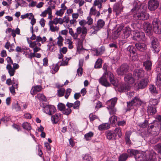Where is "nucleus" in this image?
<instances>
[{"mask_svg":"<svg viewBox=\"0 0 161 161\" xmlns=\"http://www.w3.org/2000/svg\"><path fill=\"white\" fill-rule=\"evenodd\" d=\"M147 7L143 4H138L137 2L134 3V7L131 9L132 12L136 11V13L133 15L135 19L145 20L148 19L149 14L146 12Z\"/></svg>","mask_w":161,"mask_h":161,"instance_id":"nucleus-1","label":"nucleus"},{"mask_svg":"<svg viewBox=\"0 0 161 161\" xmlns=\"http://www.w3.org/2000/svg\"><path fill=\"white\" fill-rule=\"evenodd\" d=\"M123 34L120 37L119 39V43L120 45H123L127 41L126 39L130 36L131 30L130 28L128 27H126L123 30Z\"/></svg>","mask_w":161,"mask_h":161,"instance_id":"nucleus-2","label":"nucleus"},{"mask_svg":"<svg viewBox=\"0 0 161 161\" xmlns=\"http://www.w3.org/2000/svg\"><path fill=\"white\" fill-rule=\"evenodd\" d=\"M127 110H130L132 109L135 108V107L136 108L141 105L142 103V101L138 97H135L130 102H127Z\"/></svg>","mask_w":161,"mask_h":161,"instance_id":"nucleus-3","label":"nucleus"},{"mask_svg":"<svg viewBox=\"0 0 161 161\" xmlns=\"http://www.w3.org/2000/svg\"><path fill=\"white\" fill-rule=\"evenodd\" d=\"M117 100V98L114 97L108 101L106 103V105L108 106L107 108L110 115H113L115 114L116 110L114 106L116 103Z\"/></svg>","mask_w":161,"mask_h":161,"instance_id":"nucleus-4","label":"nucleus"},{"mask_svg":"<svg viewBox=\"0 0 161 161\" xmlns=\"http://www.w3.org/2000/svg\"><path fill=\"white\" fill-rule=\"evenodd\" d=\"M128 153L130 156H134L136 159H138L139 160L141 161L144 159L145 157L144 154L136 150L129 149L127 151Z\"/></svg>","mask_w":161,"mask_h":161,"instance_id":"nucleus-5","label":"nucleus"},{"mask_svg":"<svg viewBox=\"0 0 161 161\" xmlns=\"http://www.w3.org/2000/svg\"><path fill=\"white\" fill-rule=\"evenodd\" d=\"M153 31L157 34L161 33V24L159 20L157 19H154L153 21Z\"/></svg>","mask_w":161,"mask_h":161,"instance_id":"nucleus-6","label":"nucleus"},{"mask_svg":"<svg viewBox=\"0 0 161 161\" xmlns=\"http://www.w3.org/2000/svg\"><path fill=\"white\" fill-rule=\"evenodd\" d=\"M151 40V48L153 52L158 53L159 51V44L158 40L154 37H152Z\"/></svg>","mask_w":161,"mask_h":161,"instance_id":"nucleus-7","label":"nucleus"},{"mask_svg":"<svg viewBox=\"0 0 161 161\" xmlns=\"http://www.w3.org/2000/svg\"><path fill=\"white\" fill-rule=\"evenodd\" d=\"M42 111L48 115H51L56 112V109L53 105H47L43 107Z\"/></svg>","mask_w":161,"mask_h":161,"instance_id":"nucleus-8","label":"nucleus"},{"mask_svg":"<svg viewBox=\"0 0 161 161\" xmlns=\"http://www.w3.org/2000/svg\"><path fill=\"white\" fill-rule=\"evenodd\" d=\"M116 88L119 92H124L129 91L130 89V86L124 82H121L119 84Z\"/></svg>","mask_w":161,"mask_h":161,"instance_id":"nucleus-9","label":"nucleus"},{"mask_svg":"<svg viewBox=\"0 0 161 161\" xmlns=\"http://www.w3.org/2000/svg\"><path fill=\"white\" fill-rule=\"evenodd\" d=\"M159 3L158 0H150L148 3V9L151 11H153L158 7Z\"/></svg>","mask_w":161,"mask_h":161,"instance_id":"nucleus-10","label":"nucleus"},{"mask_svg":"<svg viewBox=\"0 0 161 161\" xmlns=\"http://www.w3.org/2000/svg\"><path fill=\"white\" fill-rule=\"evenodd\" d=\"M127 50L130 53V59L133 61L136 60L137 56L136 49L132 46H129L127 48Z\"/></svg>","mask_w":161,"mask_h":161,"instance_id":"nucleus-11","label":"nucleus"},{"mask_svg":"<svg viewBox=\"0 0 161 161\" xmlns=\"http://www.w3.org/2000/svg\"><path fill=\"white\" fill-rule=\"evenodd\" d=\"M133 38L137 41H144L145 40V34L142 32L136 31L134 34Z\"/></svg>","mask_w":161,"mask_h":161,"instance_id":"nucleus-12","label":"nucleus"},{"mask_svg":"<svg viewBox=\"0 0 161 161\" xmlns=\"http://www.w3.org/2000/svg\"><path fill=\"white\" fill-rule=\"evenodd\" d=\"M129 69V66L127 64H122L117 70V72L119 75H122L127 72Z\"/></svg>","mask_w":161,"mask_h":161,"instance_id":"nucleus-13","label":"nucleus"},{"mask_svg":"<svg viewBox=\"0 0 161 161\" xmlns=\"http://www.w3.org/2000/svg\"><path fill=\"white\" fill-rule=\"evenodd\" d=\"M107 75L103 74V75L99 79V83L102 86L106 87H109L111 84L107 80Z\"/></svg>","mask_w":161,"mask_h":161,"instance_id":"nucleus-14","label":"nucleus"},{"mask_svg":"<svg viewBox=\"0 0 161 161\" xmlns=\"http://www.w3.org/2000/svg\"><path fill=\"white\" fill-rule=\"evenodd\" d=\"M107 76L108 77L111 83L116 88L119 83V82L118 80L114 78L113 73L111 72L108 71L107 73Z\"/></svg>","mask_w":161,"mask_h":161,"instance_id":"nucleus-15","label":"nucleus"},{"mask_svg":"<svg viewBox=\"0 0 161 161\" xmlns=\"http://www.w3.org/2000/svg\"><path fill=\"white\" fill-rule=\"evenodd\" d=\"M148 82L147 78H144L138 81L137 83V89H143L146 87Z\"/></svg>","mask_w":161,"mask_h":161,"instance_id":"nucleus-16","label":"nucleus"},{"mask_svg":"<svg viewBox=\"0 0 161 161\" xmlns=\"http://www.w3.org/2000/svg\"><path fill=\"white\" fill-rule=\"evenodd\" d=\"M144 71L142 69H135L134 71L133 76L135 80H138L144 76Z\"/></svg>","mask_w":161,"mask_h":161,"instance_id":"nucleus-17","label":"nucleus"},{"mask_svg":"<svg viewBox=\"0 0 161 161\" xmlns=\"http://www.w3.org/2000/svg\"><path fill=\"white\" fill-rule=\"evenodd\" d=\"M156 129L154 130H151L150 129H147V133L153 136H155L158 135L159 131L161 129V124L160 123H159L157 124V127H155Z\"/></svg>","mask_w":161,"mask_h":161,"instance_id":"nucleus-18","label":"nucleus"},{"mask_svg":"<svg viewBox=\"0 0 161 161\" xmlns=\"http://www.w3.org/2000/svg\"><path fill=\"white\" fill-rule=\"evenodd\" d=\"M123 9L122 4L121 3H116L114 6L113 11L117 15L119 14L122 11Z\"/></svg>","mask_w":161,"mask_h":161,"instance_id":"nucleus-19","label":"nucleus"},{"mask_svg":"<svg viewBox=\"0 0 161 161\" xmlns=\"http://www.w3.org/2000/svg\"><path fill=\"white\" fill-rule=\"evenodd\" d=\"M104 25V21L103 19H99L97 21V24L92 25V28L94 31H98L102 29Z\"/></svg>","mask_w":161,"mask_h":161,"instance_id":"nucleus-20","label":"nucleus"},{"mask_svg":"<svg viewBox=\"0 0 161 161\" xmlns=\"http://www.w3.org/2000/svg\"><path fill=\"white\" fill-rule=\"evenodd\" d=\"M125 81L129 84H132L135 82V80L134 77L132 76L131 73H128L124 77Z\"/></svg>","mask_w":161,"mask_h":161,"instance_id":"nucleus-21","label":"nucleus"},{"mask_svg":"<svg viewBox=\"0 0 161 161\" xmlns=\"http://www.w3.org/2000/svg\"><path fill=\"white\" fill-rule=\"evenodd\" d=\"M148 155L146 156V161H155L156 159V153L153 150H152L148 152Z\"/></svg>","mask_w":161,"mask_h":161,"instance_id":"nucleus-22","label":"nucleus"},{"mask_svg":"<svg viewBox=\"0 0 161 161\" xmlns=\"http://www.w3.org/2000/svg\"><path fill=\"white\" fill-rule=\"evenodd\" d=\"M61 117V114L57 113L52 116L51 121L53 124H57L60 120Z\"/></svg>","mask_w":161,"mask_h":161,"instance_id":"nucleus-23","label":"nucleus"},{"mask_svg":"<svg viewBox=\"0 0 161 161\" xmlns=\"http://www.w3.org/2000/svg\"><path fill=\"white\" fill-rule=\"evenodd\" d=\"M135 46L137 49L141 52H144L147 49L146 45L144 43L140 42L136 43L135 44Z\"/></svg>","mask_w":161,"mask_h":161,"instance_id":"nucleus-24","label":"nucleus"},{"mask_svg":"<svg viewBox=\"0 0 161 161\" xmlns=\"http://www.w3.org/2000/svg\"><path fill=\"white\" fill-rule=\"evenodd\" d=\"M106 134L107 139L109 140L116 139V135L113 131L108 130L106 132Z\"/></svg>","mask_w":161,"mask_h":161,"instance_id":"nucleus-25","label":"nucleus"},{"mask_svg":"<svg viewBox=\"0 0 161 161\" xmlns=\"http://www.w3.org/2000/svg\"><path fill=\"white\" fill-rule=\"evenodd\" d=\"M143 28L146 33L150 34L152 30V25L148 22H144L143 24Z\"/></svg>","mask_w":161,"mask_h":161,"instance_id":"nucleus-26","label":"nucleus"},{"mask_svg":"<svg viewBox=\"0 0 161 161\" xmlns=\"http://www.w3.org/2000/svg\"><path fill=\"white\" fill-rule=\"evenodd\" d=\"M28 43L29 44V47L32 48L37 47H40L41 44L40 43L38 42L37 40L35 41L32 42L30 40H29V38H27Z\"/></svg>","mask_w":161,"mask_h":161,"instance_id":"nucleus-27","label":"nucleus"},{"mask_svg":"<svg viewBox=\"0 0 161 161\" xmlns=\"http://www.w3.org/2000/svg\"><path fill=\"white\" fill-rule=\"evenodd\" d=\"M145 69L147 71H149L151 69L152 67V62L149 60H147L144 61L143 64Z\"/></svg>","mask_w":161,"mask_h":161,"instance_id":"nucleus-28","label":"nucleus"},{"mask_svg":"<svg viewBox=\"0 0 161 161\" xmlns=\"http://www.w3.org/2000/svg\"><path fill=\"white\" fill-rule=\"evenodd\" d=\"M93 51L95 53V55L98 56L103 54L105 51V47L102 46L100 48L94 49Z\"/></svg>","mask_w":161,"mask_h":161,"instance_id":"nucleus-29","label":"nucleus"},{"mask_svg":"<svg viewBox=\"0 0 161 161\" xmlns=\"http://www.w3.org/2000/svg\"><path fill=\"white\" fill-rule=\"evenodd\" d=\"M42 87L40 86L37 85L33 87L31 91V93L32 95H35L37 92L41 91Z\"/></svg>","mask_w":161,"mask_h":161,"instance_id":"nucleus-30","label":"nucleus"},{"mask_svg":"<svg viewBox=\"0 0 161 161\" xmlns=\"http://www.w3.org/2000/svg\"><path fill=\"white\" fill-rule=\"evenodd\" d=\"M20 104H19L17 102H14L12 103V108L13 110L16 111H21Z\"/></svg>","mask_w":161,"mask_h":161,"instance_id":"nucleus-31","label":"nucleus"},{"mask_svg":"<svg viewBox=\"0 0 161 161\" xmlns=\"http://www.w3.org/2000/svg\"><path fill=\"white\" fill-rule=\"evenodd\" d=\"M47 50L51 52L55 51L57 49L53 42H49L47 45Z\"/></svg>","mask_w":161,"mask_h":161,"instance_id":"nucleus-32","label":"nucleus"},{"mask_svg":"<svg viewBox=\"0 0 161 161\" xmlns=\"http://www.w3.org/2000/svg\"><path fill=\"white\" fill-rule=\"evenodd\" d=\"M52 22V20H50L49 22V25L50 28V30L52 32L58 31L59 29V27L57 26H54L53 24L51 23Z\"/></svg>","mask_w":161,"mask_h":161,"instance_id":"nucleus-33","label":"nucleus"},{"mask_svg":"<svg viewBox=\"0 0 161 161\" xmlns=\"http://www.w3.org/2000/svg\"><path fill=\"white\" fill-rule=\"evenodd\" d=\"M157 112L155 107L149 105L148 107L147 112L149 114L153 115Z\"/></svg>","mask_w":161,"mask_h":161,"instance_id":"nucleus-34","label":"nucleus"},{"mask_svg":"<svg viewBox=\"0 0 161 161\" xmlns=\"http://www.w3.org/2000/svg\"><path fill=\"white\" fill-rule=\"evenodd\" d=\"M6 69L8 71V72L11 76H13L15 73V70L12 68L11 65L10 64L7 65Z\"/></svg>","mask_w":161,"mask_h":161,"instance_id":"nucleus-35","label":"nucleus"},{"mask_svg":"<svg viewBox=\"0 0 161 161\" xmlns=\"http://www.w3.org/2000/svg\"><path fill=\"white\" fill-rule=\"evenodd\" d=\"M109 125L107 123H103L100 125L98 127V129L100 130L108 129L109 128Z\"/></svg>","mask_w":161,"mask_h":161,"instance_id":"nucleus-36","label":"nucleus"},{"mask_svg":"<svg viewBox=\"0 0 161 161\" xmlns=\"http://www.w3.org/2000/svg\"><path fill=\"white\" fill-rule=\"evenodd\" d=\"M54 7L55 6L54 5H53V6H49L47 8L46 10H45L41 14V16H42L43 17H45L47 14H48V12H49V10H50L51 8L54 9Z\"/></svg>","mask_w":161,"mask_h":161,"instance_id":"nucleus-37","label":"nucleus"},{"mask_svg":"<svg viewBox=\"0 0 161 161\" xmlns=\"http://www.w3.org/2000/svg\"><path fill=\"white\" fill-rule=\"evenodd\" d=\"M129 155L127 153H123L121 154L119 157V161H125L128 158Z\"/></svg>","mask_w":161,"mask_h":161,"instance_id":"nucleus-38","label":"nucleus"},{"mask_svg":"<svg viewBox=\"0 0 161 161\" xmlns=\"http://www.w3.org/2000/svg\"><path fill=\"white\" fill-rule=\"evenodd\" d=\"M65 92V90L63 88L58 89L57 91V95L58 97H61L63 96Z\"/></svg>","mask_w":161,"mask_h":161,"instance_id":"nucleus-39","label":"nucleus"},{"mask_svg":"<svg viewBox=\"0 0 161 161\" xmlns=\"http://www.w3.org/2000/svg\"><path fill=\"white\" fill-rule=\"evenodd\" d=\"M149 89L150 92L153 95H155L158 93L155 86L153 85H150L149 86Z\"/></svg>","mask_w":161,"mask_h":161,"instance_id":"nucleus-40","label":"nucleus"},{"mask_svg":"<svg viewBox=\"0 0 161 161\" xmlns=\"http://www.w3.org/2000/svg\"><path fill=\"white\" fill-rule=\"evenodd\" d=\"M102 63V59L101 58H98L94 66L95 68H99L101 67Z\"/></svg>","mask_w":161,"mask_h":161,"instance_id":"nucleus-41","label":"nucleus"},{"mask_svg":"<svg viewBox=\"0 0 161 161\" xmlns=\"http://www.w3.org/2000/svg\"><path fill=\"white\" fill-rule=\"evenodd\" d=\"M94 133L92 131H90L85 135L84 137L86 141H89L91 139Z\"/></svg>","mask_w":161,"mask_h":161,"instance_id":"nucleus-42","label":"nucleus"},{"mask_svg":"<svg viewBox=\"0 0 161 161\" xmlns=\"http://www.w3.org/2000/svg\"><path fill=\"white\" fill-rule=\"evenodd\" d=\"M51 69H53L52 71L53 74H55L57 72L59 69V66L58 64L53 65L51 67Z\"/></svg>","mask_w":161,"mask_h":161,"instance_id":"nucleus-43","label":"nucleus"},{"mask_svg":"<svg viewBox=\"0 0 161 161\" xmlns=\"http://www.w3.org/2000/svg\"><path fill=\"white\" fill-rule=\"evenodd\" d=\"M36 39L38 42H41L42 44L44 43L47 40V38L45 36L42 37L40 36H36Z\"/></svg>","mask_w":161,"mask_h":161,"instance_id":"nucleus-44","label":"nucleus"},{"mask_svg":"<svg viewBox=\"0 0 161 161\" xmlns=\"http://www.w3.org/2000/svg\"><path fill=\"white\" fill-rule=\"evenodd\" d=\"M114 132L116 134V135H117L119 137L122 135L121 129L120 127L116 128L114 129Z\"/></svg>","mask_w":161,"mask_h":161,"instance_id":"nucleus-45","label":"nucleus"},{"mask_svg":"<svg viewBox=\"0 0 161 161\" xmlns=\"http://www.w3.org/2000/svg\"><path fill=\"white\" fill-rule=\"evenodd\" d=\"M156 85L159 87H161V74H158L157 77Z\"/></svg>","mask_w":161,"mask_h":161,"instance_id":"nucleus-46","label":"nucleus"},{"mask_svg":"<svg viewBox=\"0 0 161 161\" xmlns=\"http://www.w3.org/2000/svg\"><path fill=\"white\" fill-rule=\"evenodd\" d=\"M158 101L157 99H151L149 101V106L155 107V106L158 104Z\"/></svg>","mask_w":161,"mask_h":161,"instance_id":"nucleus-47","label":"nucleus"},{"mask_svg":"<svg viewBox=\"0 0 161 161\" xmlns=\"http://www.w3.org/2000/svg\"><path fill=\"white\" fill-rule=\"evenodd\" d=\"M22 126L24 129L27 130H30L31 129L30 124L27 122H24L22 124Z\"/></svg>","mask_w":161,"mask_h":161,"instance_id":"nucleus-48","label":"nucleus"},{"mask_svg":"<svg viewBox=\"0 0 161 161\" xmlns=\"http://www.w3.org/2000/svg\"><path fill=\"white\" fill-rule=\"evenodd\" d=\"M87 21H86V22L88 26L89 27L90 26L91 27L93 24V19L90 15L87 17Z\"/></svg>","mask_w":161,"mask_h":161,"instance_id":"nucleus-49","label":"nucleus"},{"mask_svg":"<svg viewBox=\"0 0 161 161\" xmlns=\"http://www.w3.org/2000/svg\"><path fill=\"white\" fill-rule=\"evenodd\" d=\"M20 33V31L19 28H17L15 30H12V31L11 35L13 37L16 36V34L19 35Z\"/></svg>","mask_w":161,"mask_h":161,"instance_id":"nucleus-50","label":"nucleus"},{"mask_svg":"<svg viewBox=\"0 0 161 161\" xmlns=\"http://www.w3.org/2000/svg\"><path fill=\"white\" fill-rule=\"evenodd\" d=\"M121 30V28L118 29L115 31L113 35V36L115 39H116L120 34V32Z\"/></svg>","mask_w":161,"mask_h":161,"instance_id":"nucleus-51","label":"nucleus"},{"mask_svg":"<svg viewBox=\"0 0 161 161\" xmlns=\"http://www.w3.org/2000/svg\"><path fill=\"white\" fill-rule=\"evenodd\" d=\"M85 38V36H83L81 40L79 39L78 41V49H81L82 47L83 41Z\"/></svg>","mask_w":161,"mask_h":161,"instance_id":"nucleus-52","label":"nucleus"},{"mask_svg":"<svg viewBox=\"0 0 161 161\" xmlns=\"http://www.w3.org/2000/svg\"><path fill=\"white\" fill-rule=\"evenodd\" d=\"M109 121L111 124H114L117 121V117L113 115L109 118Z\"/></svg>","mask_w":161,"mask_h":161,"instance_id":"nucleus-53","label":"nucleus"},{"mask_svg":"<svg viewBox=\"0 0 161 161\" xmlns=\"http://www.w3.org/2000/svg\"><path fill=\"white\" fill-rule=\"evenodd\" d=\"M58 41L57 42V44L59 47H61L63 45V42L64 41L63 37L59 36L58 37Z\"/></svg>","mask_w":161,"mask_h":161,"instance_id":"nucleus-54","label":"nucleus"},{"mask_svg":"<svg viewBox=\"0 0 161 161\" xmlns=\"http://www.w3.org/2000/svg\"><path fill=\"white\" fill-rule=\"evenodd\" d=\"M37 98L40 100L42 101H46L47 99L45 96L41 93H39L37 95Z\"/></svg>","mask_w":161,"mask_h":161,"instance_id":"nucleus-55","label":"nucleus"},{"mask_svg":"<svg viewBox=\"0 0 161 161\" xmlns=\"http://www.w3.org/2000/svg\"><path fill=\"white\" fill-rule=\"evenodd\" d=\"M102 3L100 0H95L94 2V5L97 6L98 8H100L102 7Z\"/></svg>","mask_w":161,"mask_h":161,"instance_id":"nucleus-56","label":"nucleus"},{"mask_svg":"<svg viewBox=\"0 0 161 161\" xmlns=\"http://www.w3.org/2000/svg\"><path fill=\"white\" fill-rule=\"evenodd\" d=\"M154 148L158 153L161 154V143L156 145Z\"/></svg>","mask_w":161,"mask_h":161,"instance_id":"nucleus-57","label":"nucleus"},{"mask_svg":"<svg viewBox=\"0 0 161 161\" xmlns=\"http://www.w3.org/2000/svg\"><path fill=\"white\" fill-rule=\"evenodd\" d=\"M65 108V105L62 103H59L58 105V109L59 110L63 111Z\"/></svg>","mask_w":161,"mask_h":161,"instance_id":"nucleus-58","label":"nucleus"},{"mask_svg":"<svg viewBox=\"0 0 161 161\" xmlns=\"http://www.w3.org/2000/svg\"><path fill=\"white\" fill-rule=\"evenodd\" d=\"M79 24L83 27H89L88 26L86 20H82L79 22Z\"/></svg>","mask_w":161,"mask_h":161,"instance_id":"nucleus-59","label":"nucleus"},{"mask_svg":"<svg viewBox=\"0 0 161 161\" xmlns=\"http://www.w3.org/2000/svg\"><path fill=\"white\" fill-rule=\"evenodd\" d=\"M33 26H31L30 27V31L32 33V36L31 37V39L32 40H35V39H36V37L35 34H34V31H33Z\"/></svg>","mask_w":161,"mask_h":161,"instance_id":"nucleus-60","label":"nucleus"},{"mask_svg":"<svg viewBox=\"0 0 161 161\" xmlns=\"http://www.w3.org/2000/svg\"><path fill=\"white\" fill-rule=\"evenodd\" d=\"M80 104V102L78 100L75 101L73 105V108L75 109H79Z\"/></svg>","mask_w":161,"mask_h":161,"instance_id":"nucleus-61","label":"nucleus"},{"mask_svg":"<svg viewBox=\"0 0 161 161\" xmlns=\"http://www.w3.org/2000/svg\"><path fill=\"white\" fill-rule=\"evenodd\" d=\"M148 124V123L147 121V120H145L143 123L139 124V125L141 127L145 128L147 126Z\"/></svg>","mask_w":161,"mask_h":161,"instance_id":"nucleus-62","label":"nucleus"},{"mask_svg":"<svg viewBox=\"0 0 161 161\" xmlns=\"http://www.w3.org/2000/svg\"><path fill=\"white\" fill-rule=\"evenodd\" d=\"M63 111V114L66 115H69L71 112V109L69 108L65 109H64Z\"/></svg>","mask_w":161,"mask_h":161,"instance_id":"nucleus-63","label":"nucleus"},{"mask_svg":"<svg viewBox=\"0 0 161 161\" xmlns=\"http://www.w3.org/2000/svg\"><path fill=\"white\" fill-rule=\"evenodd\" d=\"M83 161H91V157L87 155H85L83 157Z\"/></svg>","mask_w":161,"mask_h":161,"instance_id":"nucleus-64","label":"nucleus"}]
</instances>
